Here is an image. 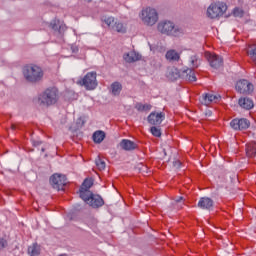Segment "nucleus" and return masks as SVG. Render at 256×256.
<instances>
[{"instance_id":"f257e3e1","label":"nucleus","mask_w":256,"mask_h":256,"mask_svg":"<svg viewBox=\"0 0 256 256\" xmlns=\"http://www.w3.org/2000/svg\"><path fill=\"white\" fill-rule=\"evenodd\" d=\"M44 75L43 68L35 64H30L23 68V76L28 83H40V81H43Z\"/></svg>"},{"instance_id":"f03ea898","label":"nucleus","mask_w":256,"mask_h":256,"mask_svg":"<svg viewBox=\"0 0 256 256\" xmlns=\"http://www.w3.org/2000/svg\"><path fill=\"white\" fill-rule=\"evenodd\" d=\"M57 101H59V90H57V88L55 87L46 89L38 97V103L43 107H49L51 105H55Z\"/></svg>"},{"instance_id":"7ed1b4c3","label":"nucleus","mask_w":256,"mask_h":256,"mask_svg":"<svg viewBox=\"0 0 256 256\" xmlns=\"http://www.w3.org/2000/svg\"><path fill=\"white\" fill-rule=\"evenodd\" d=\"M158 31L163 35H170L171 37H180L183 35V28L176 26L171 21H162L158 24Z\"/></svg>"},{"instance_id":"20e7f679","label":"nucleus","mask_w":256,"mask_h":256,"mask_svg":"<svg viewBox=\"0 0 256 256\" xmlns=\"http://www.w3.org/2000/svg\"><path fill=\"white\" fill-rule=\"evenodd\" d=\"M77 85L85 87L86 91H94L99 85L97 82V72H88L82 79L77 81Z\"/></svg>"},{"instance_id":"39448f33","label":"nucleus","mask_w":256,"mask_h":256,"mask_svg":"<svg viewBox=\"0 0 256 256\" xmlns=\"http://www.w3.org/2000/svg\"><path fill=\"white\" fill-rule=\"evenodd\" d=\"M225 11H227V4L223 2L214 3L208 7L207 17L209 19H217L218 17H223Z\"/></svg>"},{"instance_id":"423d86ee","label":"nucleus","mask_w":256,"mask_h":256,"mask_svg":"<svg viewBox=\"0 0 256 256\" xmlns=\"http://www.w3.org/2000/svg\"><path fill=\"white\" fill-rule=\"evenodd\" d=\"M141 19L144 25L153 27V25L159 21V14H157V10L153 8H146L142 11Z\"/></svg>"},{"instance_id":"0eeeda50","label":"nucleus","mask_w":256,"mask_h":256,"mask_svg":"<svg viewBox=\"0 0 256 256\" xmlns=\"http://www.w3.org/2000/svg\"><path fill=\"white\" fill-rule=\"evenodd\" d=\"M236 91L242 95H251L255 91V86L249 80L241 79L236 83Z\"/></svg>"},{"instance_id":"6e6552de","label":"nucleus","mask_w":256,"mask_h":256,"mask_svg":"<svg viewBox=\"0 0 256 256\" xmlns=\"http://www.w3.org/2000/svg\"><path fill=\"white\" fill-rule=\"evenodd\" d=\"M50 185L57 191H63V187L67 185V177L63 174H54L50 177Z\"/></svg>"},{"instance_id":"1a4fd4ad","label":"nucleus","mask_w":256,"mask_h":256,"mask_svg":"<svg viewBox=\"0 0 256 256\" xmlns=\"http://www.w3.org/2000/svg\"><path fill=\"white\" fill-rule=\"evenodd\" d=\"M251 122L246 118H235L230 122V127L234 129V131H243L245 129H249Z\"/></svg>"},{"instance_id":"9d476101","label":"nucleus","mask_w":256,"mask_h":256,"mask_svg":"<svg viewBox=\"0 0 256 256\" xmlns=\"http://www.w3.org/2000/svg\"><path fill=\"white\" fill-rule=\"evenodd\" d=\"M206 59L208 60V62L210 63V66L213 69H219V67L223 66V57L217 54L207 52Z\"/></svg>"},{"instance_id":"9b49d317","label":"nucleus","mask_w":256,"mask_h":256,"mask_svg":"<svg viewBox=\"0 0 256 256\" xmlns=\"http://www.w3.org/2000/svg\"><path fill=\"white\" fill-rule=\"evenodd\" d=\"M147 120L150 125H161V123H163V121L165 120V113L151 112L149 114Z\"/></svg>"},{"instance_id":"f8f14e48","label":"nucleus","mask_w":256,"mask_h":256,"mask_svg":"<svg viewBox=\"0 0 256 256\" xmlns=\"http://www.w3.org/2000/svg\"><path fill=\"white\" fill-rule=\"evenodd\" d=\"M49 27L55 31V33H59V35H63L65 31H67V26L63 23L60 22L57 19H54L50 22Z\"/></svg>"},{"instance_id":"ddd939ff","label":"nucleus","mask_w":256,"mask_h":256,"mask_svg":"<svg viewBox=\"0 0 256 256\" xmlns=\"http://www.w3.org/2000/svg\"><path fill=\"white\" fill-rule=\"evenodd\" d=\"M238 105L241 109H244L245 111H251V109L255 107V103L253 102V99L249 97H240L238 99Z\"/></svg>"},{"instance_id":"4468645a","label":"nucleus","mask_w":256,"mask_h":256,"mask_svg":"<svg viewBox=\"0 0 256 256\" xmlns=\"http://www.w3.org/2000/svg\"><path fill=\"white\" fill-rule=\"evenodd\" d=\"M88 205H90L92 209H99V207H103V205H105V200H103V197L100 195L92 194Z\"/></svg>"},{"instance_id":"2eb2a0df","label":"nucleus","mask_w":256,"mask_h":256,"mask_svg":"<svg viewBox=\"0 0 256 256\" xmlns=\"http://www.w3.org/2000/svg\"><path fill=\"white\" fill-rule=\"evenodd\" d=\"M214 203L215 202H213V199L209 197H202L198 202V207L200 209H206L207 211H211V209H213Z\"/></svg>"},{"instance_id":"dca6fc26","label":"nucleus","mask_w":256,"mask_h":256,"mask_svg":"<svg viewBox=\"0 0 256 256\" xmlns=\"http://www.w3.org/2000/svg\"><path fill=\"white\" fill-rule=\"evenodd\" d=\"M123 59L126 63H135L137 61H141V54L135 51H130L123 55Z\"/></svg>"},{"instance_id":"f3484780","label":"nucleus","mask_w":256,"mask_h":256,"mask_svg":"<svg viewBox=\"0 0 256 256\" xmlns=\"http://www.w3.org/2000/svg\"><path fill=\"white\" fill-rule=\"evenodd\" d=\"M180 77H182V79H185V81H197V76H195V71H193V69L191 68H187L185 70H182V72L180 73Z\"/></svg>"},{"instance_id":"a211bd4d","label":"nucleus","mask_w":256,"mask_h":256,"mask_svg":"<svg viewBox=\"0 0 256 256\" xmlns=\"http://www.w3.org/2000/svg\"><path fill=\"white\" fill-rule=\"evenodd\" d=\"M120 147L124 149V151H135V149H137V143L129 139H123L120 142Z\"/></svg>"},{"instance_id":"6ab92c4d","label":"nucleus","mask_w":256,"mask_h":256,"mask_svg":"<svg viewBox=\"0 0 256 256\" xmlns=\"http://www.w3.org/2000/svg\"><path fill=\"white\" fill-rule=\"evenodd\" d=\"M111 93L114 97H119L121 95V91H123V85L120 82H114L110 86Z\"/></svg>"},{"instance_id":"aec40b11","label":"nucleus","mask_w":256,"mask_h":256,"mask_svg":"<svg viewBox=\"0 0 256 256\" xmlns=\"http://www.w3.org/2000/svg\"><path fill=\"white\" fill-rule=\"evenodd\" d=\"M165 57H166L167 61H170L171 63H173L175 61H179L181 59V56L175 50H168L166 52Z\"/></svg>"},{"instance_id":"412c9836","label":"nucleus","mask_w":256,"mask_h":256,"mask_svg":"<svg viewBox=\"0 0 256 256\" xmlns=\"http://www.w3.org/2000/svg\"><path fill=\"white\" fill-rule=\"evenodd\" d=\"M79 195L80 198H82L83 201L88 205L89 201H91V197H93V192H91L90 190H83L82 188H80Z\"/></svg>"},{"instance_id":"4be33fe9","label":"nucleus","mask_w":256,"mask_h":256,"mask_svg":"<svg viewBox=\"0 0 256 256\" xmlns=\"http://www.w3.org/2000/svg\"><path fill=\"white\" fill-rule=\"evenodd\" d=\"M246 155L247 157L256 156V142H250L246 144Z\"/></svg>"},{"instance_id":"5701e85b","label":"nucleus","mask_w":256,"mask_h":256,"mask_svg":"<svg viewBox=\"0 0 256 256\" xmlns=\"http://www.w3.org/2000/svg\"><path fill=\"white\" fill-rule=\"evenodd\" d=\"M92 137H93L94 143H103V141L105 139V132L98 130V131L94 132Z\"/></svg>"},{"instance_id":"b1692460","label":"nucleus","mask_w":256,"mask_h":256,"mask_svg":"<svg viewBox=\"0 0 256 256\" xmlns=\"http://www.w3.org/2000/svg\"><path fill=\"white\" fill-rule=\"evenodd\" d=\"M247 55L250 57L251 61L256 64V46L250 45L247 48Z\"/></svg>"},{"instance_id":"393cba45","label":"nucleus","mask_w":256,"mask_h":256,"mask_svg":"<svg viewBox=\"0 0 256 256\" xmlns=\"http://www.w3.org/2000/svg\"><path fill=\"white\" fill-rule=\"evenodd\" d=\"M202 99L204 105H209V103H213V101H216V99H219V97L213 94H205L202 96Z\"/></svg>"},{"instance_id":"a878e982","label":"nucleus","mask_w":256,"mask_h":256,"mask_svg":"<svg viewBox=\"0 0 256 256\" xmlns=\"http://www.w3.org/2000/svg\"><path fill=\"white\" fill-rule=\"evenodd\" d=\"M28 253L30 256H37L41 253V248L38 246V244H33L28 247Z\"/></svg>"},{"instance_id":"bb28decb","label":"nucleus","mask_w":256,"mask_h":256,"mask_svg":"<svg viewBox=\"0 0 256 256\" xmlns=\"http://www.w3.org/2000/svg\"><path fill=\"white\" fill-rule=\"evenodd\" d=\"M101 22L105 23L108 27H111L113 29L115 25V18L113 16H110V17L102 16Z\"/></svg>"},{"instance_id":"cd10ccee","label":"nucleus","mask_w":256,"mask_h":256,"mask_svg":"<svg viewBox=\"0 0 256 256\" xmlns=\"http://www.w3.org/2000/svg\"><path fill=\"white\" fill-rule=\"evenodd\" d=\"M91 187H93V180L91 178H86L80 186V189H83L84 191H89Z\"/></svg>"},{"instance_id":"c85d7f7f","label":"nucleus","mask_w":256,"mask_h":256,"mask_svg":"<svg viewBox=\"0 0 256 256\" xmlns=\"http://www.w3.org/2000/svg\"><path fill=\"white\" fill-rule=\"evenodd\" d=\"M114 31H117V33H125L126 29L123 23L121 22H114V26L112 27Z\"/></svg>"},{"instance_id":"c756f323","label":"nucleus","mask_w":256,"mask_h":256,"mask_svg":"<svg viewBox=\"0 0 256 256\" xmlns=\"http://www.w3.org/2000/svg\"><path fill=\"white\" fill-rule=\"evenodd\" d=\"M190 63L194 69H197L201 65V60H199L197 55H193L190 57Z\"/></svg>"},{"instance_id":"7c9ffc66","label":"nucleus","mask_w":256,"mask_h":256,"mask_svg":"<svg viewBox=\"0 0 256 256\" xmlns=\"http://www.w3.org/2000/svg\"><path fill=\"white\" fill-rule=\"evenodd\" d=\"M95 163L99 171L105 170V167H106L105 161H103L100 156H97Z\"/></svg>"},{"instance_id":"2f4dec72","label":"nucleus","mask_w":256,"mask_h":256,"mask_svg":"<svg viewBox=\"0 0 256 256\" xmlns=\"http://www.w3.org/2000/svg\"><path fill=\"white\" fill-rule=\"evenodd\" d=\"M150 132L153 135V137H161V128L157 126H152L150 128Z\"/></svg>"},{"instance_id":"473e14b6","label":"nucleus","mask_w":256,"mask_h":256,"mask_svg":"<svg viewBox=\"0 0 256 256\" xmlns=\"http://www.w3.org/2000/svg\"><path fill=\"white\" fill-rule=\"evenodd\" d=\"M136 109L138 111H151V105L150 104H137Z\"/></svg>"},{"instance_id":"72a5a7b5","label":"nucleus","mask_w":256,"mask_h":256,"mask_svg":"<svg viewBox=\"0 0 256 256\" xmlns=\"http://www.w3.org/2000/svg\"><path fill=\"white\" fill-rule=\"evenodd\" d=\"M233 15H234V17H240L241 18V17H243V15H245V12L241 8H235L233 10Z\"/></svg>"},{"instance_id":"f704fd0d","label":"nucleus","mask_w":256,"mask_h":256,"mask_svg":"<svg viewBox=\"0 0 256 256\" xmlns=\"http://www.w3.org/2000/svg\"><path fill=\"white\" fill-rule=\"evenodd\" d=\"M7 247V240L1 238L0 239V249H5Z\"/></svg>"},{"instance_id":"c9c22d12","label":"nucleus","mask_w":256,"mask_h":256,"mask_svg":"<svg viewBox=\"0 0 256 256\" xmlns=\"http://www.w3.org/2000/svg\"><path fill=\"white\" fill-rule=\"evenodd\" d=\"M173 166H174L176 169L181 168V161H179V160L174 161V162H173Z\"/></svg>"},{"instance_id":"e433bc0d","label":"nucleus","mask_w":256,"mask_h":256,"mask_svg":"<svg viewBox=\"0 0 256 256\" xmlns=\"http://www.w3.org/2000/svg\"><path fill=\"white\" fill-rule=\"evenodd\" d=\"M71 51H72V53H78L79 52V47H77L75 45H72L71 46Z\"/></svg>"},{"instance_id":"4c0bfd02","label":"nucleus","mask_w":256,"mask_h":256,"mask_svg":"<svg viewBox=\"0 0 256 256\" xmlns=\"http://www.w3.org/2000/svg\"><path fill=\"white\" fill-rule=\"evenodd\" d=\"M183 201V196H179L178 198L175 199L176 203H181Z\"/></svg>"},{"instance_id":"58836bf2","label":"nucleus","mask_w":256,"mask_h":256,"mask_svg":"<svg viewBox=\"0 0 256 256\" xmlns=\"http://www.w3.org/2000/svg\"><path fill=\"white\" fill-rule=\"evenodd\" d=\"M41 141H34L33 142V145H34V147H39V145H41Z\"/></svg>"},{"instance_id":"ea45409f","label":"nucleus","mask_w":256,"mask_h":256,"mask_svg":"<svg viewBox=\"0 0 256 256\" xmlns=\"http://www.w3.org/2000/svg\"><path fill=\"white\" fill-rule=\"evenodd\" d=\"M11 129H12V131H15V129H17V126H15V124H12Z\"/></svg>"},{"instance_id":"a19ab883","label":"nucleus","mask_w":256,"mask_h":256,"mask_svg":"<svg viewBox=\"0 0 256 256\" xmlns=\"http://www.w3.org/2000/svg\"><path fill=\"white\" fill-rule=\"evenodd\" d=\"M145 169H147V167H145L144 165H142V167L140 168V171H145Z\"/></svg>"},{"instance_id":"79ce46f5","label":"nucleus","mask_w":256,"mask_h":256,"mask_svg":"<svg viewBox=\"0 0 256 256\" xmlns=\"http://www.w3.org/2000/svg\"><path fill=\"white\" fill-rule=\"evenodd\" d=\"M42 153H45V148H41Z\"/></svg>"},{"instance_id":"37998d69","label":"nucleus","mask_w":256,"mask_h":256,"mask_svg":"<svg viewBox=\"0 0 256 256\" xmlns=\"http://www.w3.org/2000/svg\"><path fill=\"white\" fill-rule=\"evenodd\" d=\"M84 1H87V3H91L92 0H84Z\"/></svg>"},{"instance_id":"c03bdc74","label":"nucleus","mask_w":256,"mask_h":256,"mask_svg":"<svg viewBox=\"0 0 256 256\" xmlns=\"http://www.w3.org/2000/svg\"><path fill=\"white\" fill-rule=\"evenodd\" d=\"M59 256H68L67 254H60Z\"/></svg>"}]
</instances>
